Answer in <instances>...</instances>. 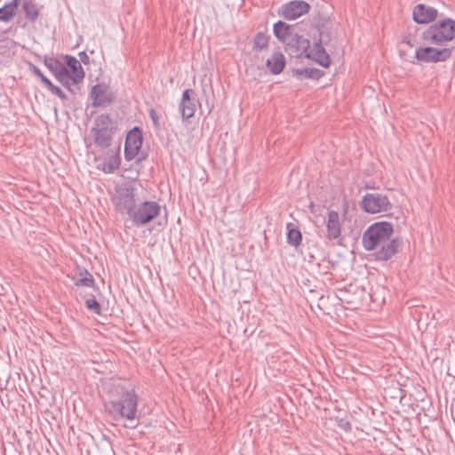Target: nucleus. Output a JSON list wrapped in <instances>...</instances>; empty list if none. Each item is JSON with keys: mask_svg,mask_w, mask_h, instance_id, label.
<instances>
[{"mask_svg": "<svg viewBox=\"0 0 455 455\" xmlns=\"http://www.w3.org/2000/svg\"><path fill=\"white\" fill-rule=\"evenodd\" d=\"M393 225L387 221L371 224L363 235V245L366 251H373L377 260L387 261L398 252L401 243L391 239Z\"/></svg>", "mask_w": 455, "mask_h": 455, "instance_id": "obj_1", "label": "nucleus"}, {"mask_svg": "<svg viewBox=\"0 0 455 455\" xmlns=\"http://www.w3.org/2000/svg\"><path fill=\"white\" fill-rule=\"evenodd\" d=\"M319 38L315 40L314 47L310 48V42L302 36L294 33L292 36L285 43L286 51L295 58L305 56L321 65L327 68L331 63L330 56L327 54L323 44L329 41V35L323 31L317 30Z\"/></svg>", "mask_w": 455, "mask_h": 455, "instance_id": "obj_2", "label": "nucleus"}, {"mask_svg": "<svg viewBox=\"0 0 455 455\" xmlns=\"http://www.w3.org/2000/svg\"><path fill=\"white\" fill-rule=\"evenodd\" d=\"M107 411L113 415L124 419L128 423L124 426L128 428H135L138 423L137 417L138 396L133 390L124 392L120 400L109 401L105 404Z\"/></svg>", "mask_w": 455, "mask_h": 455, "instance_id": "obj_3", "label": "nucleus"}, {"mask_svg": "<svg viewBox=\"0 0 455 455\" xmlns=\"http://www.w3.org/2000/svg\"><path fill=\"white\" fill-rule=\"evenodd\" d=\"M117 131V123L109 115L101 114L93 122L91 134L93 143L100 149L109 148Z\"/></svg>", "mask_w": 455, "mask_h": 455, "instance_id": "obj_4", "label": "nucleus"}, {"mask_svg": "<svg viewBox=\"0 0 455 455\" xmlns=\"http://www.w3.org/2000/svg\"><path fill=\"white\" fill-rule=\"evenodd\" d=\"M422 39L431 44H442L455 38V20L443 19L430 25L423 33Z\"/></svg>", "mask_w": 455, "mask_h": 455, "instance_id": "obj_5", "label": "nucleus"}, {"mask_svg": "<svg viewBox=\"0 0 455 455\" xmlns=\"http://www.w3.org/2000/svg\"><path fill=\"white\" fill-rule=\"evenodd\" d=\"M136 189L132 185H122L117 187L112 202L116 210L121 214H127L128 217L137 205Z\"/></svg>", "mask_w": 455, "mask_h": 455, "instance_id": "obj_6", "label": "nucleus"}, {"mask_svg": "<svg viewBox=\"0 0 455 455\" xmlns=\"http://www.w3.org/2000/svg\"><path fill=\"white\" fill-rule=\"evenodd\" d=\"M161 206L155 201L140 202L130 215V220L137 227L144 226L160 214Z\"/></svg>", "mask_w": 455, "mask_h": 455, "instance_id": "obj_7", "label": "nucleus"}, {"mask_svg": "<svg viewBox=\"0 0 455 455\" xmlns=\"http://www.w3.org/2000/svg\"><path fill=\"white\" fill-rule=\"evenodd\" d=\"M361 207L364 212L373 214L390 211L392 204L386 195L369 193L363 197Z\"/></svg>", "mask_w": 455, "mask_h": 455, "instance_id": "obj_8", "label": "nucleus"}, {"mask_svg": "<svg viewBox=\"0 0 455 455\" xmlns=\"http://www.w3.org/2000/svg\"><path fill=\"white\" fill-rule=\"evenodd\" d=\"M452 49L442 48L437 49L431 46L419 47L415 52V58L419 61L429 62H443L449 60L451 56Z\"/></svg>", "mask_w": 455, "mask_h": 455, "instance_id": "obj_9", "label": "nucleus"}, {"mask_svg": "<svg viewBox=\"0 0 455 455\" xmlns=\"http://www.w3.org/2000/svg\"><path fill=\"white\" fill-rule=\"evenodd\" d=\"M365 294L364 288L357 282L350 283L343 286V307L345 309H356Z\"/></svg>", "mask_w": 455, "mask_h": 455, "instance_id": "obj_10", "label": "nucleus"}, {"mask_svg": "<svg viewBox=\"0 0 455 455\" xmlns=\"http://www.w3.org/2000/svg\"><path fill=\"white\" fill-rule=\"evenodd\" d=\"M92 105L94 108L107 107L114 101L115 96L110 87L106 84H97L90 92Z\"/></svg>", "mask_w": 455, "mask_h": 455, "instance_id": "obj_11", "label": "nucleus"}, {"mask_svg": "<svg viewBox=\"0 0 455 455\" xmlns=\"http://www.w3.org/2000/svg\"><path fill=\"white\" fill-rule=\"evenodd\" d=\"M142 133L140 128L135 127L131 130L125 139L124 157L127 161L135 158L142 146Z\"/></svg>", "mask_w": 455, "mask_h": 455, "instance_id": "obj_12", "label": "nucleus"}, {"mask_svg": "<svg viewBox=\"0 0 455 455\" xmlns=\"http://www.w3.org/2000/svg\"><path fill=\"white\" fill-rule=\"evenodd\" d=\"M310 9L305 1H291L283 4L279 10V14L286 20H296Z\"/></svg>", "mask_w": 455, "mask_h": 455, "instance_id": "obj_13", "label": "nucleus"}, {"mask_svg": "<svg viewBox=\"0 0 455 455\" xmlns=\"http://www.w3.org/2000/svg\"><path fill=\"white\" fill-rule=\"evenodd\" d=\"M413 20L418 24H427L434 21L437 16L438 12L435 8L426 5L424 4H418L413 8L412 12Z\"/></svg>", "mask_w": 455, "mask_h": 455, "instance_id": "obj_14", "label": "nucleus"}, {"mask_svg": "<svg viewBox=\"0 0 455 455\" xmlns=\"http://www.w3.org/2000/svg\"><path fill=\"white\" fill-rule=\"evenodd\" d=\"M327 234L326 237L330 241H335V243L338 245L341 244V226L339 222V215L338 212L330 211L328 214L327 220Z\"/></svg>", "mask_w": 455, "mask_h": 455, "instance_id": "obj_15", "label": "nucleus"}, {"mask_svg": "<svg viewBox=\"0 0 455 455\" xmlns=\"http://www.w3.org/2000/svg\"><path fill=\"white\" fill-rule=\"evenodd\" d=\"M194 93L192 89H187L183 92L179 109L184 120H188L195 115L198 100L192 97Z\"/></svg>", "mask_w": 455, "mask_h": 455, "instance_id": "obj_16", "label": "nucleus"}, {"mask_svg": "<svg viewBox=\"0 0 455 455\" xmlns=\"http://www.w3.org/2000/svg\"><path fill=\"white\" fill-rule=\"evenodd\" d=\"M120 146L116 148H109L107 157L102 163L101 170L106 173H113L119 169L121 164Z\"/></svg>", "mask_w": 455, "mask_h": 455, "instance_id": "obj_17", "label": "nucleus"}, {"mask_svg": "<svg viewBox=\"0 0 455 455\" xmlns=\"http://www.w3.org/2000/svg\"><path fill=\"white\" fill-rule=\"evenodd\" d=\"M266 66L272 74H280L285 67V58L283 54L280 52H274L272 56L267 60Z\"/></svg>", "mask_w": 455, "mask_h": 455, "instance_id": "obj_18", "label": "nucleus"}, {"mask_svg": "<svg viewBox=\"0 0 455 455\" xmlns=\"http://www.w3.org/2000/svg\"><path fill=\"white\" fill-rule=\"evenodd\" d=\"M293 30L294 28L292 26H290L282 20H279L276 23H275L273 28L275 37L279 41L283 42L284 44L295 33Z\"/></svg>", "mask_w": 455, "mask_h": 455, "instance_id": "obj_19", "label": "nucleus"}, {"mask_svg": "<svg viewBox=\"0 0 455 455\" xmlns=\"http://www.w3.org/2000/svg\"><path fill=\"white\" fill-rule=\"evenodd\" d=\"M30 70L41 79V82L51 91L52 93L57 95L62 100L66 99V94L62 92V90L54 85L36 66L30 64Z\"/></svg>", "mask_w": 455, "mask_h": 455, "instance_id": "obj_20", "label": "nucleus"}, {"mask_svg": "<svg viewBox=\"0 0 455 455\" xmlns=\"http://www.w3.org/2000/svg\"><path fill=\"white\" fill-rule=\"evenodd\" d=\"M66 64L71 69L73 73V84H78L84 77V69L80 62L73 56H65Z\"/></svg>", "mask_w": 455, "mask_h": 455, "instance_id": "obj_21", "label": "nucleus"}, {"mask_svg": "<svg viewBox=\"0 0 455 455\" xmlns=\"http://www.w3.org/2000/svg\"><path fill=\"white\" fill-rule=\"evenodd\" d=\"M294 76L299 79H314L318 80L323 76V71L315 68H302L293 70Z\"/></svg>", "mask_w": 455, "mask_h": 455, "instance_id": "obj_22", "label": "nucleus"}, {"mask_svg": "<svg viewBox=\"0 0 455 455\" xmlns=\"http://www.w3.org/2000/svg\"><path fill=\"white\" fill-rule=\"evenodd\" d=\"M287 242L289 244L298 247L302 240V235L299 229L293 223H287Z\"/></svg>", "mask_w": 455, "mask_h": 455, "instance_id": "obj_23", "label": "nucleus"}, {"mask_svg": "<svg viewBox=\"0 0 455 455\" xmlns=\"http://www.w3.org/2000/svg\"><path fill=\"white\" fill-rule=\"evenodd\" d=\"M19 0H12L11 3L6 4L3 8H0V20L9 21L16 14V9Z\"/></svg>", "mask_w": 455, "mask_h": 455, "instance_id": "obj_24", "label": "nucleus"}, {"mask_svg": "<svg viewBox=\"0 0 455 455\" xmlns=\"http://www.w3.org/2000/svg\"><path fill=\"white\" fill-rule=\"evenodd\" d=\"M44 65L53 73L55 77L67 69L62 62L54 58H45Z\"/></svg>", "mask_w": 455, "mask_h": 455, "instance_id": "obj_25", "label": "nucleus"}, {"mask_svg": "<svg viewBox=\"0 0 455 455\" xmlns=\"http://www.w3.org/2000/svg\"><path fill=\"white\" fill-rule=\"evenodd\" d=\"M269 36L264 33H258L253 40V50L263 51L267 49L269 44Z\"/></svg>", "mask_w": 455, "mask_h": 455, "instance_id": "obj_26", "label": "nucleus"}, {"mask_svg": "<svg viewBox=\"0 0 455 455\" xmlns=\"http://www.w3.org/2000/svg\"><path fill=\"white\" fill-rule=\"evenodd\" d=\"M23 10L25 12V15L28 19H29L30 20H35L37 19L38 17V9L36 7V4L30 3V2H26L24 4H23Z\"/></svg>", "mask_w": 455, "mask_h": 455, "instance_id": "obj_27", "label": "nucleus"}, {"mask_svg": "<svg viewBox=\"0 0 455 455\" xmlns=\"http://www.w3.org/2000/svg\"><path fill=\"white\" fill-rule=\"evenodd\" d=\"M84 276L77 279L76 281V285L77 286H86V287H93L94 286V279L91 273L87 270L84 271Z\"/></svg>", "mask_w": 455, "mask_h": 455, "instance_id": "obj_28", "label": "nucleus"}, {"mask_svg": "<svg viewBox=\"0 0 455 455\" xmlns=\"http://www.w3.org/2000/svg\"><path fill=\"white\" fill-rule=\"evenodd\" d=\"M57 80L65 87H70V82H73V76H71L68 69L64 70L63 73L60 74L57 77Z\"/></svg>", "mask_w": 455, "mask_h": 455, "instance_id": "obj_29", "label": "nucleus"}, {"mask_svg": "<svg viewBox=\"0 0 455 455\" xmlns=\"http://www.w3.org/2000/svg\"><path fill=\"white\" fill-rule=\"evenodd\" d=\"M87 308L100 315L101 311L100 304L95 299H88L85 301Z\"/></svg>", "mask_w": 455, "mask_h": 455, "instance_id": "obj_30", "label": "nucleus"}, {"mask_svg": "<svg viewBox=\"0 0 455 455\" xmlns=\"http://www.w3.org/2000/svg\"><path fill=\"white\" fill-rule=\"evenodd\" d=\"M149 116H150V118L152 119L155 126H159V120H158V116H157V113L155 109H150L149 111Z\"/></svg>", "mask_w": 455, "mask_h": 455, "instance_id": "obj_31", "label": "nucleus"}, {"mask_svg": "<svg viewBox=\"0 0 455 455\" xmlns=\"http://www.w3.org/2000/svg\"><path fill=\"white\" fill-rule=\"evenodd\" d=\"M79 55H80L81 60L84 63H85V64L89 63V57L84 52H80Z\"/></svg>", "mask_w": 455, "mask_h": 455, "instance_id": "obj_32", "label": "nucleus"}, {"mask_svg": "<svg viewBox=\"0 0 455 455\" xmlns=\"http://www.w3.org/2000/svg\"><path fill=\"white\" fill-rule=\"evenodd\" d=\"M350 234L353 236V238H356L360 234V230L358 228H356L355 229H351Z\"/></svg>", "mask_w": 455, "mask_h": 455, "instance_id": "obj_33", "label": "nucleus"}, {"mask_svg": "<svg viewBox=\"0 0 455 455\" xmlns=\"http://www.w3.org/2000/svg\"><path fill=\"white\" fill-rule=\"evenodd\" d=\"M350 429H351V426H350L349 422H346L345 424H343V430L349 431Z\"/></svg>", "mask_w": 455, "mask_h": 455, "instance_id": "obj_34", "label": "nucleus"}, {"mask_svg": "<svg viewBox=\"0 0 455 455\" xmlns=\"http://www.w3.org/2000/svg\"><path fill=\"white\" fill-rule=\"evenodd\" d=\"M347 222H349V223H351V220H350V219L348 220V219L346 217V211H345V210H343V224H344L345 222H347Z\"/></svg>", "mask_w": 455, "mask_h": 455, "instance_id": "obj_35", "label": "nucleus"}, {"mask_svg": "<svg viewBox=\"0 0 455 455\" xmlns=\"http://www.w3.org/2000/svg\"><path fill=\"white\" fill-rule=\"evenodd\" d=\"M402 43H403V44H406L407 45H409V46L412 47V44H411V40H410V39H408L407 37H406V38H404V39L403 40V42H402Z\"/></svg>", "mask_w": 455, "mask_h": 455, "instance_id": "obj_36", "label": "nucleus"}]
</instances>
